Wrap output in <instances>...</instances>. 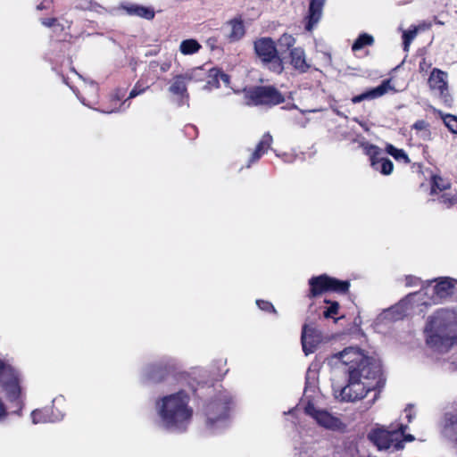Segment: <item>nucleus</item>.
Segmentation results:
<instances>
[{
  "label": "nucleus",
  "mask_w": 457,
  "mask_h": 457,
  "mask_svg": "<svg viewBox=\"0 0 457 457\" xmlns=\"http://www.w3.org/2000/svg\"><path fill=\"white\" fill-rule=\"evenodd\" d=\"M331 360L345 366L347 383L344 386H334L336 399L353 403L363 399L368 393L376 391L380 384V362L365 354L357 346H349L334 353Z\"/></svg>",
  "instance_id": "nucleus-1"
},
{
  "label": "nucleus",
  "mask_w": 457,
  "mask_h": 457,
  "mask_svg": "<svg viewBox=\"0 0 457 457\" xmlns=\"http://www.w3.org/2000/svg\"><path fill=\"white\" fill-rule=\"evenodd\" d=\"M427 345L444 361L456 343L457 339V313L451 309H439L431 315L425 328Z\"/></svg>",
  "instance_id": "nucleus-2"
},
{
  "label": "nucleus",
  "mask_w": 457,
  "mask_h": 457,
  "mask_svg": "<svg viewBox=\"0 0 457 457\" xmlns=\"http://www.w3.org/2000/svg\"><path fill=\"white\" fill-rule=\"evenodd\" d=\"M189 403L190 395L184 390L160 397L155 403L160 425L171 431H185L193 417Z\"/></svg>",
  "instance_id": "nucleus-3"
},
{
  "label": "nucleus",
  "mask_w": 457,
  "mask_h": 457,
  "mask_svg": "<svg viewBox=\"0 0 457 457\" xmlns=\"http://www.w3.org/2000/svg\"><path fill=\"white\" fill-rule=\"evenodd\" d=\"M23 380V375L18 369L0 360V394L3 393L7 401L18 406L14 413L19 416L21 415L24 405ZM8 414L7 407L0 398V422L5 420Z\"/></svg>",
  "instance_id": "nucleus-4"
},
{
  "label": "nucleus",
  "mask_w": 457,
  "mask_h": 457,
  "mask_svg": "<svg viewBox=\"0 0 457 457\" xmlns=\"http://www.w3.org/2000/svg\"><path fill=\"white\" fill-rule=\"evenodd\" d=\"M455 280L448 277H441L426 281L420 291L409 295V300L415 304L414 312L422 314L433 305L449 297L454 290Z\"/></svg>",
  "instance_id": "nucleus-5"
},
{
  "label": "nucleus",
  "mask_w": 457,
  "mask_h": 457,
  "mask_svg": "<svg viewBox=\"0 0 457 457\" xmlns=\"http://www.w3.org/2000/svg\"><path fill=\"white\" fill-rule=\"evenodd\" d=\"M234 406L232 396L224 391L211 399L204 407L205 428L211 434L221 433L228 427Z\"/></svg>",
  "instance_id": "nucleus-6"
},
{
  "label": "nucleus",
  "mask_w": 457,
  "mask_h": 457,
  "mask_svg": "<svg viewBox=\"0 0 457 457\" xmlns=\"http://www.w3.org/2000/svg\"><path fill=\"white\" fill-rule=\"evenodd\" d=\"M414 308L415 304L413 301L409 300L408 295L395 305L381 312L374 320L372 325L377 331L381 332L384 328L396 320H402L405 316L419 314L414 312Z\"/></svg>",
  "instance_id": "nucleus-7"
},
{
  "label": "nucleus",
  "mask_w": 457,
  "mask_h": 457,
  "mask_svg": "<svg viewBox=\"0 0 457 457\" xmlns=\"http://www.w3.org/2000/svg\"><path fill=\"white\" fill-rule=\"evenodd\" d=\"M405 428L406 426L403 424L391 425L388 428H378L369 434V438L378 450H386L391 447L398 450L403 447L401 438Z\"/></svg>",
  "instance_id": "nucleus-8"
},
{
  "label": "nucleus",
  "mask_w": 457,
  "mask_h": 457,
  "mask_svg": "<svg viewBox=\"0 0 457 457\" xmlns=\"http://www.w3.org/2000/svg\"><path fill=\"white\" fill-rule=\"evenodd\" d=\"M254 50L257 56L275 73H281L284 70L282 59L278 54L274 41L270 37H262L254 42Z\"/></svg>",
  "instance_id": "nucleus-9"
},
{
  "label": "nucleus",
  "mask_w": 457,
  "mask_h": 457,
  "mask_svg": "<svg viewBox=\"0 0 457 457\" xmlns=\"http://www.w3.org/2000/svg\"><path fill=\"white\" fill-rule=\"evenodd\" d=\"M205 76L204 69L201 67H195L187 70L184 73L174 75L169 86V92L178 96L180 100H187L189 95L187 92V85L191 81H202Z\"/></svg>",
  "instance_id": "nucleus-10"
},
{
  "label": "nucleus",
  "mask_w": 457,
  "mask_h": 457,
  "mask_svg": "<svg viewBox=\"0 0 457 457\" xmlns=\"http://www.w3.org/2000/svg\"><path fill=\"white\" fill-rule=\"evenodd\" d=\"M247 105H275L284 102V96L272 87H256L245 91Z\"/></svg>",
  "instance_id": "nucleus-11"
},
{
  "label": "nucleus",
  "mask_w": 457,
  "mask_h": 457,
  "mask_svg": "<svg viewBox=\"0 0 457 457\" xmlns=\"http://www.w3.org/2000/svg\"><path fill=\"white\" fill-rule=\"evenodd\" d=\"M309 286L310 297H316L328 291L345 293L349 288L347 281H341L325 274L311 278L309 279Z\"/></svg>",
  "instance_id": "nucleus-12"
},
{
  "label": "nucleus",
  "mask_w": 457,
  "mask_h": 457,
  "mask_svg": "<svg viewBox=\"0 0 457 457\" xmlns=\"http://www.w3.org/2000/svg\"><path fill=\"white\" fill-rule=\"evenodd\" d=\"M304 411L305 413L312 418L318 425L326 429L337 431L342 430L345 427L338 417L326 410L315 407L311 402L307 403L304 407Z\"/></svg>",
  "instance_id": "nucleus-13"
},
{
  "label": "nucleus",
  "mask_w": 457,
  "mask_h": 457,
  "mask_svg": "<svg viewBox=\"0 0 457 457\" xmlns=\"http://www.w3.org/2000/svg\"><path fill=\"white\" fill-rule=\"evenodd\" d=\"M302 345L306 355L314 353L322 344L328 342V337L313 323H306L302 330Z\"/></svg>",
  "instance_id": "nucleus-14"
},
{
  "label": "nucleus",
  "mask_w": 457,
  "mask_h": 457,
  "mask_svg": "<svg viewBox=\"0 0 457 457\" xmlns=\"http://www.w3.org/2000/svg\"><path fill=\"white\" fill-rule=\"evenodd\" d=\"M361 147L364 153L370 156V164L372 168L379 171L383 175H390L394 170L393 162L386 158L381 156V150L375 145L364 142L361 143Z\"/></svg>",
  "instance_id": "nucleus-15"
},
{
  "label": "nucleus",
  "mask_w": 457,
  "mask_h": 457,
  "mask_svg": "<svg viewBox=\"0 0 457 457\" xmlns=\"http://www.w3.org/2000/svg\"><path fill=\"white\" fill-rule=\"evenodd\" d=\"M430 89L440 96L447 91V74L438 69H434L428 78Z\"/></svg>",
  "instance_id": "nucleus-16"
},
{
  "label": "nucleus",
  "mask_w": 457,
  "mask_h": 457,
  "mask_svg": "<svg viewBox=\"0 0 457 457\" xmlns=\"http://www.w3.org/2000/svg\"><path fill=\"white\" fill-rule=\"evenodd\" d=\"M327 0H311L305 29L312 31L322 16V10Z\"/></svg>",
  "instance_id": "nucleus-17"
},
{
  "label": "nucleus",
  "mask_w": 457,
  "mask_h": 457,
  "mask_svg": "<svg viewBox=\"0 0 457 457\" xmlns=\"http://www.w3.org/2000/svg\"><path fill=\"white\" fill-rule=\"evenodd\" d=\"M391 88L390 81L389 80H384L379 86L367 90L366 92L355 96L352 98V102L353 104H358L364 100H371L378 97H380L384 96L386 93L388 92V90Z\"/></svg>",
  "instance_id": "nucleus-18"
},
{
  "label": "nucleus",
  "mask_w": 457,
  "mask_h": 457,
  "mask_svg": "<svg viewBox=\"0 0 457 457\" xmlns=\"http://www.w3.org/2000/svg\"><path fill=\"white\" fill-rule=\"evenodd\" d=\"M272 142V136L270 133L264 134L256 145V148L252 153L246 167L249 168L252 164L258 162L261 157L270 148Z\"/></svg>",
  "instance_id": "nucleus-19"
},
{
  "label": "nucleus",
  "mask_w": 457,
  "mask_h": 457,
  "mask_svg": "<svg viewBox=\"0 0 457 457\" xmlns=\"http://www.w3.org/2000/svg\"><path fill=\"white\" fill-rule=\"evenodd\" d=\"M290 58L292 66L299 72L304 73L310 68V65L306 62L305 53L303 48H293L290 52Z\"/></svg>",
  "instance_id": "nucleus-20"
},
{
  "label": "nucleus",
  "mask_w": 457,
  "mask_h": 457,
  "mask_svg": "<svg viewBox=\"0 0 457 457\" xmlns=\"http://www.w3.org/2000/svg\"><path fill=\"white\" fill-rule=\"evenodd\" d=\"M63 418L62 413L54 414L50 413L49 410H34L31 412V420L34 424L46 423V422H55L61 420Z\"/></svg>",
  "instance_id": "nucleus-21"
},
{
  "label": "nucleus",
  "mask_w": 457,
  "mask_h": 457,
  "mask_svg": "<svg viewBox=\"0 0 457 457\" xmlns=\"http://www.w3.org/2000/svg\"><path fill=\"white\" fill-rule=\"evenodd\" d=\"M122 9H124L129 15L142 17L147 20H151L154 17V12L153 9L136 4H122Z\"/></svg>",
  "instance_id": "nucleus-22"
},
{
  "label": "nucleus",
  "mask_w": 457,
  "mask_h": 457,
  "mask_svg": "<svg viewBox=\"0 0 457 457\" xmlns=\"http://www.w3.org/2000/svg\"><path fill=\"white\" fill-rule=\"evenodd\" d=\"M456 422L457 415L455 410L445 412L441 420L442 431L445 436H450L455 433Z\"/></svg>",
  "instance_id": "nucleus-23"
},
{
  "label": "nucleus",
  "mask_w": 457,
  "mask_h": 457,
  "mask_svg": "<svg viewBox=\"0 0 457 457\" xmlns=\"http://www.w3.org/2000/svg\"><path fill=\"white\" fill-rule=\"evenodd\" d=\"M228 37L231 42L238 41L245 35V26L241 20L234 19L227 23Z\"/></svg>",
  "instance_id": "nucleus-24"
},
{
  "label": "nucleus",
  "mask_w": 457,
  "mask_h": 457,
  "mask_svg": "<svg viewBox=\"0 0 457 457\" xmlns=\"http://www.w3.org/2000/svg\"><path fill=\"white\" fill-rule=\"evenodd\" d=\"M201 45L193 38L185 39L179 45V51L184 55L194 54L201 49Z\"/></svg>",
  "instance_id": "nucleus-25"
},
{
  "label": "nucleus",
  "mask_w": 457,
  "mask_h": 457,
  "mask_svg": "<svg viewBox=\"0 0 457 457\" xmlns=\"http://www.w3.org/2000/svg\"><path fill=\"white\" fill-rule=\"evenodd\" d=\"M386 151L398 162L403 163H409L411 162L407 154L403 149H398L393 145L388 144L386 147Z\"/></svg>",
  "instance_id": "nucleus-26"
},
{
  "label": "nucleus",
  "mask_w": 457,
  "mask_h": 457,
  "mask_svg": "<svg viewBox=\"0 0 457 457\" xmlns=\"http://www.w3.org/2000/svg\"><path fill=\"white\" fill-rule=\"evenodd\" d=\"M449 187L450 183L446 179L436 175L432 177L431 194H436L438 192L444 191Z\"/></svg>",
  "instance_id": "nucleus-27"
},
{
  "label": "nucleus",
  "mask_w": 457,
  "mask_h": 457,
  "mask_svg": "<svg viewBox=\"0 0 457 457\" xmlns=\"http://www.w3.org/2000/svg\"><path fill=\"white\" fill-rule=\"evenodd\" d=\"M373 37L372 36L363 33L358 37V38L355 40V42L353 44L352 49L353 51L356 52L361 49H362L366 46H370L373 44Z\"/></svg>",
  "instance_id": "nucleus-28"
},
{
  "label": "nucleus",
  "mask_w": 457,
  "mask_h": 457,
  "mask_svg": "<svg viewBox=\"0 0 457 457\" xmlns=\"http://www.w3.org/2000/svg\"><path fill=\"white\" fill-rule=\"evenodd\" d=\"M315 373L309 370L306 375V386L303 393V395L306 399L312 397L311 393H313L315 390Z\"/></svg>",
  "instance_id": "nucleus-29"
},
{
  "label": "nucleus",
  "mask_w": 457,
  "mask_h": 457,
  "mask_svg": "<svg viewBox=\"0 0 457 457\" xmlns=\"http://www.w3.org/2000/svg\"><path fill=\"white\" fill-rule=\"evenodd\" d=\"M150 87L147 80H145L144 78H141L134 86L133 89L130 91L129 99L134 98L142 93H144Z\"/></svg>",
  "instance_id": "nucleus-30"
},
{
  "label": "nucleus",
  "mask_w": 457,
  "mask_h": 457,
  "mask_svg": "<svg viewBox=\"0 0 457 457\" xmlns=\"http://www.w3.org/2000/svg\"><path fill=\"white\" fill-rule=\"evenodd\" d=\"M328 306L323 311L326 319H333L338 313L339 304L337 302L325 301Z\"/></svg>",
  "instance_id": "nucleus-31"
},
{
  "label": "nucleus",
  "mask_w": 457,
  "mask_h": 457,
  "mask_svg": "<svg viewBox=\"0 0 457 457\" xmlns=\"http://www.w3.org/2000/svg\"><path fill=\"white\" fill-rule=\"evenodd\" d=\"M412 128L418 132H424V135H420V138L423 140H427L430 137V132L428 129V125L424 120H418L412 126Z\"/></svg>",
  "instance_id": "nucleus-32"
},
{
  "label": "nucleus",
  "mask_w": 457,
  "mask_h": 457,
  "mask_svg": "<svg viewBox=\"0 0 457 457\" xmlns=\"http://www.w3.org/2000/svg\"><path fill=\"white\" fill-rule=\"evenodd\" d=\"M417 32H418L417 28H413L412 29L403 31V50L404 51L407 52L409 50V46H410L411 41L417 36Z\"/></svg>",
  "instance_id": "nucleus-33"
},
{
  "label": "nucleus",
  "mask_w": 457,
  "mask_h": 457,
  "mask_svg": "<svg viewBox=\"0 0 457 457\" xmlns=\"http://www.w3.org/2000/svg\"><path fill=\"white\" fill-rule=\"evenodd\" d=\"M295 43V37L289 34H283L278 39V46L280 49H290Z\"/></svg>",
  "instance_id": "nucleus-34"
},
{
  "label": "nucleus",
  "mask_w": 457,
  "mask_h": 457,
  "mask_svg": "<svg viewBox=\"0 0 457 457\" xmlns=\"http://www.w3.org/2000/svg\"><path fill=\"white\" fill-rule=\"evenodd\" d=\"M444 122L445 126L449 129V130L453 133H457V117L453 115L447 114L443 117Z\"/></svg>",
  "instance_id": "nucleus-35"
},
{
  "label": "nucleus",
  "mask_w": 457,
  "mask_h": 457,
  "mask_svg": "<svg viewBox=\"0 0 457 457\" xmlns=\"http://www.w3.org/2000/svg\"><path fill=\"white\" fill-rule=\"evenodd\" d=\"M40 21L42 25L48 28H53L54 26L56 25L57 27H61V29H64L66 27L65 24L62 23L59 20L55 18H44L41 19Z\"/></svg>",
  "instance_id": "nucleus-36"
},
{
  "label": "nucleus",
  "mask_w": 457,
  "mask_h": 457,
  "mask_svg": "<svg viewBox=\"0 0 457 457\" xmlns=\"http://www.w3.org/2000/svg\"><path fill=\"white\" fill-rule=\"evenodd\" d=\"M440 203L445 205L446 208L452 207L455 204V197L453 195H450L447 193H444L440 198Z\"/></svg>",
  "instance_id": "nucleus-37"
},
{
  "label": "nucleus",
  "mask_w": 457,
  "mask_h": 457,
  "mask_svg": "<svg viewBox=\"0 0 457 457\" xmlns=\"http://www.w3.org/2000/svg\"><path fill=\"white\" fill-rule=\"evenodd\" d=\"M256 304L262 311L273 312H276V310H275L274 306L272 305V303L268 302V301L257 300L256 301Z\"/></svg>",
  "instance_id": "nucleus-38"
},
{
  "label": "nucleus",
  "mask_w": 457,
  "mask_h": 457,
  "mask_svg": "<svg viewBox=\"0 0 457 457\" xmlns=\"http://www.w3.org/2000/svg\"><path fill=\"white\" fill-rule=\"evenodd\" d=\"M420 284L422 286V285H425L426 282L422 283L421 280L419 278H417L415 276H411V275L406 276V278H405V285H406V287H416V286H419Z\"/></svg>",
  "instance_id": "nucleus-39"
},
{
  "label": "nucleus",
  "mask_w": 457,
  "mask_h": 457,
  "mask_svg": "<svg viewBox=\"0 0 457 457\" xmlns=\"http://www.w3.org/2000/svg\"><path fill=\"white\" fill-rule=\"evenodd\" d=\"M404 413L406 414V418L408 420V422H411L414 417V413L412 411L411 406H408L404 409Z\"/></svg>",
  "instance_id": "nucleus-40"
},
{
  "label": "nucleus",
  "mask_w": 457,
  "mask_h": 457,
  "mask_svg": "<svg viewBox=\"0 0 457 457\" xmlns=\"http://www.w3.org/2000/svg\"><path fill=\"white\" fill-rule=\"evenodd\" d=\"M154 369V367H148L145 370V376L146 378L148 379H152V380H157L158 378H155L154 375L151 374V370Z\"/></svg>",
  "instance_id": "nucleus-41"
},
{
  "label": "nucleus",
  "mask_w": 457,
  "mask_h": 457,
  "mask_svg": "<svg viewBox=\"0 0 457 457\" xmlns=\"http://www.w3.org/2000/svg\"><path fill=\"white\" fill-rule=\"evenodd\" d=\"M407 428V427L403 430V436L402 437H404L405 441L412 442L414 440V436L412 435H404V430Z\"/></svg>",
  "instance_id": "nucleus-42"
},
{
  "label": "nucleus",
  "mask_w": 457,
  "mask_h": 457,
  "mask_svg": "<svg viewBox=\"0 0 457 457\" xmlns=\"http://www.w3.org/2000/svg\"><path fill=\"white\" fill-rule=\"evenodd\" d=\"M300 457H318V455L316 454L315 452H312L311 453H309L307 452H301Z\"/></svg>",
  "instance_id": "nucleus-43"
},
{
  "label": "nucleus",
  "mask_w": 457,
  "mask_h": 457,
  "mask_svg": "<svg viewBox=\"0 0 457 457\" xmlns=\"http://www.w3.org/2000/svg\"><path fill=\"white\" fill-rule=\"evenodd\" d=\"M91 10L97 12H102V11H104V8L98 5L97 4H91Z\"/></svg>",
  "instance_id": "nucleus-44"
},
{
  "label": "nucleus",
  "mask_w": 457,
  "mask_h": 457,
  "mask_svg": "<svg viewBox=\"0 0 457 457\" xmlns=\"http://www.w3.org/2000/svg\"><path fill=\"white\" fill-rule=\"evenodd\" d=\"M170 63H168V62H164V63H162V64L161 65V71H163V72H165V71H167L170 69Z\"/></svg>",
  "instance_id": "nucleus-45"
},
{
  "label": "nucleus",
  "mask_w": 457,
  "mask_h": 457,
  "mask_svg": "<svg viewBox=\"0 0 457 457\" xmlns=\"http://www.w3.org/2000/svg\"><path fill=\"white\" fill-rule=\"evenodd\" d=\"M220 79L225 82L226 84L228 83V76L225 73H220Z\"/></svg>",
  "instance_id": "nucleus-46"
},
{
  "label": "nucleus",
  "mask_w": 457,
  "mask_h": 457,
  "mask_svg": "<svg viewBox=\"0 0 457 457\" xmlns=\"http://www.w3.org/2000/svg\"><path fill=\"white\" fill-rule=\"evenodd\" d=\"M52 29H53L54 32H59V31L63 30V29H61V27H57L56 25L54 26Z\"/></svg>",
  "instance_id": "nucleus-47"
},
{
  "label": "nucleus",
  "mask_w": 457,
  "mask_h": 457,
  "mask_svg": "<svg viewBox=\"0 0 457 457\" xmlns=\"http://www.w3.org/2000/svg\"><path fill=\"white\" fill-rule=\"evenodd\" d=\"M38 10H42V9H46L47 8L46 5H45L43 3L38 4L37 7Z\"/></svg>",
  "instance_id": "nucleus-48"
},
{
  "label": "nucleus",
  "mask_w": 457,
  "mask_h": 457,
  "mask_svg": "<svg viewBox=\"0 0 457 457\" xmlns=\"http://www.w3.org/2000/svg\"><path fill=\"white\" fill-rule=\"evenodd\" d=\"M89 87H90L92 90H94V91H95V90H96V86L94 83H91V84L89 85Z\"/></svg>",
  "instance_id": "nucleus-49"
},
{
  "label": "nucleus",
  "mask_w": 457,
  "mask_h": 457,
  "mask_svg": "<svg viewBox=\"0 0 457 457\" xmlns=\"http://www.w3.org/2000/svg\"><path fill=\"white\" fill-rule=\"evenodd\" d=\"M378 392H375V395H374V397H373V400H372V403L376 401V399L378 398Z\"/></svg>",
  "instance_id": "nucleus-50"
},
{
  "label": "nucleus",
  "mask_w": 457,
  "mask_h": 457,
  "mask_svg": "<svg viewBox=\"0 0 457 457\" xmlns=\"http://www.w3.org/2000/svg\"><path fill=\"white\" fill-rule=\"evenodd\" d=\"M78 97L80 99V101L82 102V104H86V103H85L84 99L80 98L79 96H78Z\"/></svg>",
  "instance_id": "nucleus-51"
},
{
  "label": "nucleus",
  "mask_w": 457,
  "mask_h": 457,
  "mask_svg": "<svg viewBox=\"0 0 457 457\" xmlns=\"http://www.w3.org/2000/svg\"><path fill=\"white\" fill-rule=\"evenodd\" d=\"M104 112H105V113H111V112H113V111H112H112H104Z\"/></svg>",
  "instance_id": "nucleus-52"
},
{
  "label": "nucleus",
  "mask_w": 457,
  "mask_h": 457,
  "mask_svg": "<svg viewBox=\"0 0 457 457\" xmlns=\"http://www.w3.org/2000/svg\"><path fill=\"white\" fill-rule=\"evenodd\" d=\"M417 134L420 137V135H424V132H418Z\"/></svg>",
  "instance_id": "nucleus-53"
},
{
  "label": "nucleus",
  "mask_w": 457,
  "mask_h": 457,
  "mask_svg": "<svg viewBox=\"0 0 457 457\" xmlns=\"http://www.w3.org/2000/svg\"><path fill=\"white\" fill-rule=\"evenodd\" d=\"M155 62H150L151 67H154Z\"/></svg>",
  "instance_id": "nucleus-54"
}]
</instances>
